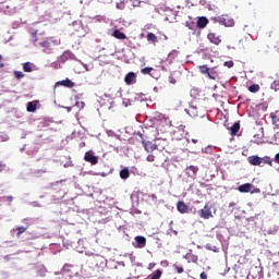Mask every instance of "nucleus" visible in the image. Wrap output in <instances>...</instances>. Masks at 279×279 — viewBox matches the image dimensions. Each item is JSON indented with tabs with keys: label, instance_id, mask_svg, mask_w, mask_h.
<instances>
[{
	"label": "nucleus",
	"instance_id": "f257e3e1",
	"mask_svg": "<svg viewBox=\"0 0 279 279\" xmlns=\"http://www.w3.org/2000/svg\"><path fill=\"white\" fill-rule=\"evenodd\" d=\"M137 141H140V143H142L143 147L145 148V151L151 153V151H156V149H158V145L147 141V137L145 135H143V133H136L135 134Z\"/></svg>",
	"mask_w": 279,
	"mask_h": 279
},
{
	"label": "nucleus",
	"instance_id": "f03ea898",
	"mask_svg": "<svg viewBox=\"0 0 279 279\" xmlns=\"http://www.w3.org/2000/svg\"><path fill=\"white\" fill-rule=\"evenodd\" d=\"M216 23L219 25H223L225 27H234V19H232L228 14H222L214 19Z\"/></svg>",
	"mask_w": 279,
	"mask_h": 279
},
{
	"label": "nucleus",
	"instance_id": "7ed1b4c3",
	"mask_svg": "<svg viewBox=\"0 0 279 279\" xmlns=\"http://www.w3.org/2000/svg\"><path fill=\"white\" fill-rule=\"evenodd\" d=\"M198 215L202 219L213 218V211L210 210L208 205H205L203 209L198 210Z\"/></svg>",
	"mask_w": 279,
	"mask_h": 279
},
{
	"label": "nucleus",
	"instance_id": "20e7f679",
	"mask_svg": "<svg viewBox=\"0 0 279 279\" xmlns=\"http://www.w3.org/2000/svg\"><path fill=\"white\" fill-rule=\"evenodd\" d=\"M85 162H90L92 165H97L99 162V157L93 155L92 151H86L84 156Z\"/></svg>",
	"mask_w": 279,
	"mask_h": 279
},
{
	"label": "nucleus",
	"instance_id": "39448f33",
	"mask_svg": "<svg viewBox=\"0 0 279 279\" xmlns=\"http://www.w3.org/2000/svg\"><path fill=\"white\" fill-rule=\"evenodd\" d=\"M248 162L253 167H260V165H263V157H258V155L250 156Z\"/></svg>",
	"mask_w": 279,
	"mask_h": 279
},
{
	"label": "nucleus",
	"instance_id": "423d86ee",
	"mask_svg": "<svg viewBox=\"0 0 279 279\" xmlns=\"http://www.w3.org/2000/svg\"><path fill=\"white\" fill-rule=\"evenodd\" d=\"M177 210L181 213V215H186V213H189V205H186L184 201H179L177 203Z\"/></svg>",
	"mask_w": 279,
	"mask_h": 279
},
{
	"label": "nucleus",
	"instance_id": "0eeeda50",
	"mask_svg": "<svg viewBox=\"0 0 279 279\" xmlns=\"http://www.w3.org/2000/svg\"><path fill=\"white\" fill-rule=\"evenodd\" d=\"M207 38L213 45H221V36L217 35L216 33H209Z\"/></svg>",
	"mask_w": 279,
	"mask_h": 279
},
{
	"label": "nucleus",
	"instance_id": "6e6552de",
	"mask_svg": "<svg viewBox=\"0 0 279 279\" xmlns=\"http://www.w3.org/2000/svg\"><path fill=\"white\" fill-rule=\"evenodd\" d=\"M124 82L125 84H128V86H131V84H136V73L134 72L128 73L124 77Z\"/></svg>",
	"mask_w": 279,
	"mask_h": 279
},
{
	"label": "nucleus",
	"instance_id": "1a4fd4ad",
	"mask_svg": "<svg viewBox=\"0 0 279 279\" xmlns=\"http://www.w3.org/2000/svg\"><path fill=\"white\" fill-rule=\"evenodd\" d=\"M183 258H185V260H187V263H194L197 264V260H199V257H197V255L193 254V251L190 250L189 253H186Z\"/></svg>",
	"mask_w": 279,
	"mask_h": 279
},
{
	"label": "nucleus",
	"instance_id": "9d476101",
	"mask_svg": "<svg viewBox=\"0 0 279 279\" xmlns=\"http://www.w3.org/2000/svg\"><path fill=\"white\" fill-rule=\"evenodd\" d=\"M136 245L135 247H138L140 250H143L147 245V239L145 236L137 235L135 236Z\"/></svg>",
	"mask_w": 279,
	"mask_h": 279
},
{
	"label": "nucleus",
	"instance_id": "9b49d317",
	"mask_svg": "<svg viewBox=\"0 0 279 279\" xmlns=\"http://www.w3.org/2000/svg\"><path fill=\"white\" fill-rule=\"evenodd\" d=\"M254 185L252 183H244L238 187L240 193H251Z\"/></svg>",
	"mask_w": 279,
	"mask_h": 279
},
{
	"label": "nucleus",
	"instance_id": "f8f14e48",
	"mask_svg": "<svg viewBox=\"0 0 279 279\" xmlns=\"http://www.w3.org/2000/svg\"><path fill=\"white\" fill-rule=\"evenodd\" d=\"M206 25H208V17L206 16L198 17L196 27H198V29H204Z\"/></svg>",
	"mask_w": 279,
	"mask_h": 279
},
{
	"label": "nucleus",
	"instance_id": "ddd939ff",
	"mask_svg": "<svg viewBox=\"0 0 279 279\" xmlns=\"http://www.w3.org/2000/svg\"><path fill=\"white\" fill-rule=\"evenodd\" d=\"M112 36H113V38H117L118 40H125V38H128L125 33H123L119 29H114L112 33Z\"/></svg>",
	"mask_w": 279,
	"mask_h": 279
},
{
	"label": "nucleus",
	"instance_id": "4468645a",
	"mask_svg": "<svg viewBox=\"0 0 279 279\" xmlns=\"http://www.w3.org/2000/svg\"><path fill=\"white\" fill-rule=\"evenodd\" d=\"M239 130H241V123L235 122V123L230 128L231 136H236V134H239Z\"/></svg>",
	"mask_w": 279,
	"mask_h": 279
},
{
	"label": "nucleus",
	"instance_id": "2eb2a0df",
	"mask_svg": "<svg viewBox=\"0 0 279 279\" xmlns=\"http://www.w3.org/2000/svg\"><path fill=\"white\" fill-rule=\"evenodd\" d=\"M185 112H186L190 117H198L197 108L194 107V106H190L187 109H185Z\"/></svg>",
	"mask_w": 279,
	"mask_h": 279
},
{
	"label": "nucleus",
	"instance_id": "dca6fc26",
	"mask_svg": "<svg viewBox=\"0 0 279 279\" xmlns=\"http://www.w3.org/2000/svg\"><path fill=\"white\" fill-rule=\"evenodd\" d=\"M146 38H147V41L153 43V45H156L158 43V37L154 33H148Z\"/></svg>",
	"mask_w": 279,
	"mask_h": 279
},
{
	"label": "nucleus",
	"instance_id": "f3484780",
	"mask_svg": "<svg viewBox=\"0 0 279 279\" xmlns=\"http://www.w3.org/2000/svg\"><path fill=\"white\" fill-rule=\"evenodd\" d=\"M86 106V104L80 99L78 97L75 98L74 108H77L78 110H82Z\"/></svg>",
	"mask_w": 279,
	"mask_h": 279
},
{
	"label": "nucleus",
	"instance_id": "a211bd4d",
	"mask_svg": "<svg viewBox=\"0 0 279 279\" xmlns=\"http://www.w3.org/2000/svg\"><path fill=\"white\" fill-rule=\"evenodd\" d=\"M56 86H65L66 88H71V80L66 78L64 81L57 82Z\"/></svg>",
	"mask_w": 279,
	"mask_h": 279
},
{
	"label": "nucleus",
	"instance_id": "6ab92c4d",
	"mask_svg": "<svg viewBox=\"0 0 279 279\" xmlns=\"http://www.w3.org/2000/svg\"><path fill=\"white\" fill-rule=\"evenodd\" d=\"M27 228H29V225H26V227H17L16 228V230H17V233H16L17 239H21V234L27 232Z\"/></svg>",
	"mask_w": 279,
	"mask_h": 279
},
{
	"label": "nucleus",
	"instance_id": "aec40b11",
	"mask_svg": "<svg viewBox=\"0 0 279 279\" xmlns=\"http://www.w3.org/2000/svg\"><path fill=\"white\" fill-rule=\"evenodd\" d=\"M120 178L122 180H128L130 178V170L128 168H124L120 171Z\"/></svg>",
	"mask_w": 279,
	"mask_h": 279
},
{
	"label": "nucleus",
	"instance_id": "412c9836",
	"mask_svg": "<svg viewBox=\"0 0 279 279\" xmlns=\"http://www.w3.org/2000/svg\"><path fill=\"white\" fill-rule=\"evenodd\" d=\"M217 76H218L217 70H215V68L209 69V73L207 74V77L209 80H217Z\"/></svg>",
	"mask_w": 279,
	"mask_h": 279
},
{
	"label": "nucleus",
	"instance_id": "4be33fe9",
	"mask_svg": "<svg viewBox=\"0 0 279 279\" xmlns=\"http://www.w3.org/2000/svg\"><path fill=\"white\" fill-rule=\"evenodd\" d=\"M172 267L177 274H184V267H182L180 264L175 263L172 265Z\"/></svg>",
	"mask_w": 279,
	"mask_h": 279
},
{
	"label": "nucleus",
	"instance_id": "5701e85b",
	"mask_svg": "<svg viewBox=\"0 0 279 279\" xmlns=\"http://www.w3.org/2000/svg\"><path fill=\"white\" fill-rule=\"evenodd\" d=\"M27 112H36V104L29 101L26 107Z\"/></svg>",
	"mask_w": 279,
	"mask_h": 279
},
{
	"label": "nucleus",
	"instance_id": "b1692460",
	"mask_svg": "<svg viewBox=\"0 0 279 279\" xmlns=\"http://www.w3.org/2000/svg\"><path fill=\"white\" fill-rule=\"evenodd\" d=\"M198 69L203 75H208V73L210 72V68H208V65H201L198 66Z\"/></svg>",
	"mask_w": 279,
	"mask_h": 279
},
{
	"label": "nucleus",
	"instance_id": "393cba45",
	"mask_svg": "<svg viewBox=\"0 0 279 279\" xmlns=\"http://www.w3.org/2000/svg\"><path fill=\"white\" fill-rule=\"evenodd\" d=\"M248 90H250V93H258L260 90V85L253 84V85L248 86Z\"/></svg>",
	"mask_w": 279,
	"mask_h": 279
},
{
	"label": "nucleus",
	"instance_id": "a878e982",
	"mask_svg": "<svg viewBox=\"0 0 279 279\" xmlns=\"http://www.w3.org/2000/svg\"><path fill=\"white\" fill-rule=\"evenodd\" d=\"M186 171H191L192 175H197V172L199 171V168H197V166H189L186 168Z\"/></svg>",
	"mask_w": 279,
	"mask_h": 279
},
{
	"label": "nucleus",
	"instance_id": "bb28decb",
	"mask_svg": "<svg viewBox=\"0 0 279 279\" xmlns=\"http://www.w3.org/2000/svg\"><path fill=\"white\" fill-rule=\"evenodd\" d=\"M39 45H40V47H43L44 49H46V50H48V51H51V44L49 43V40L41 41Z\"/></svg>",
	"mask_w": 279,
	"mask_h": 279
},
{
	"label": "nucleus",
	"instance_id": "cd10ccee",
	"mask_svg": "<svg viewBox=\"0 0 279 279\" xmlns=\"http://www.w3.org/2000/svg\"><path fill=\"white\" fill-rule=\"evenodd\" d=\"M23 71H24L25 73H32V71H33V69H32V63L25 62V63L23 64Z\"/></svg>",
	"mask_w": 279,
	"mask_h": 279
},
{
	"label": "nucleus",
	"instance_id": "c85d7f7f",
	"mask_svg": "<svg viewBox=\"0 0 279 279\" xmlns=\"http://www.w3.org/2000/svg\"><path fill=\"white\" fill-rule=\"evenodd\" d=\"M13 75L15 80H23V77H25V74L22 71H15Z\"/></svg>",
	"mask_w": 279,
	"mask_h": 279
},
{
	"label": "nucleus",
	"instance_id": "c756f323",
	"mask_svg": "<svg viewBox=\"0 0 279 279\" xmlns=\"http://www.w3.org/2000/svg\"><path fill=\"white\" fill-rule=\"evenodd\" d=\"M154 71V68H144L142 69L143 75H149Z\"/></svg>",
	"mask_w": 279,
	"mask_h": 279
},
{
	"label": "nucleus",
	"instance_id": "7c9ffc66",
	"mask_svg": "<svg viewBox=\"0 0 279 279\" xmlns=\"http://www.w3.org/2000/svg\"><path fill=\"white\" fill-rule=\"evenodd\" d=\"M262 159H263V162H265V165H269V167L272 166L271 157H264Z\"/></svg>",
	"mask_w": 279,
	"mask_h": 279
},
{
	"label": "nucleus",
	"instance_id": "2f4dec72",
	"mask_svg": "<svg viewBox=\"0 0 279 279\" xmlns=\"http://www.w3.org/2000/svg\"><path fill=\"white\" fill-rule=\"evenodd\" d=\"M223 64L227 66V69H232V66H234V61H226Z\"/></svg>",
	"mask_w": 279,
	"mask_h": 279
},
{
	"label": "nucleus",
	"instance_id": "473e14b6",
	"mask_svg": "<svg viewBox=\"0 0 279 279\" xmlns=\"http://www.w3.org/2000/svg\"><path fill=\"white\" fill-rule=\"evenodd\" d=\"M146 160H147L148 162H154V160H156V157L150 154V155L147 156Z\"/></svg>",
	"mask_w": 279,
	"mask_h": 279
},
{
	"label": "nucleus",
	"instance_id": "72a5a7b5",
	"mask_svg": "<svg viewBox=\"0 0 279 279\" xmlns=\"http://www.w3.org/2000/svg\"><path fill=\"white\" fill-rule=\"evenodd\" d=\"M201 279H208V275H206L204 271L201 272Z\"/></svg>",
	"mask_w": 279,
	"mask_h": 279
},
{
	"label": "nucleus",
	"instance_id": "f704fd0d",
	"mask_svg": "<svg viewBox=\"0 0 279 279\" xmlns=\"http://www.w3.org/2000/svg\"><path fill=\"white\" fill-rule=\"evenodd\" d=\"M154 267H156V263H150V264H148V269H154Z\"/></svg>",
	"mask_w": 279,
	"mask_h": 279
},
{
	"label": "nucleus",
	"instance_id": "c9c22d12",
	"mask_svg": "<svg viewBox=\"0 0 279 279\" xmlns=\"http://www.w3.org/2000/svg\"><path fill=\"white\" fill-rule=\"evenodd\" d=\"M117 8H118V10H123V3H117Z\"/></svg>",
	"mask_w": 279,
	"mask_h": 279
},
{
	"label": "nucleus",
	"instance_id": "e433bc0d",
	"mask_svg": "<svg viewBox=\"0 0 279 279\" xmlns=\"http://www.w3.org/2000/svg\"><path fill=\"white\" fill-rule=\"evenodd\" d=\"M272 119V123H277L279 121V119L276 118V116H271Z\"/></svg>",
	"mask_w": 279,
	"mask_h": 279
},
{
	"label": "nucleus",
	"instance_id": "4c0bfd02",
	"mask_svg": "<svg viewBox=\"0 0 279 279\" xmlns=\"http://www.w3.org/2000/svg\"><path fill=\"white\" fill-rule=\"evenodd\" d=\"M275 162H277V165H279V153L275 156Z\"/></svg>",
	"mask_w": 279,
	"mask_h": 279
},
{
	"label": "nucleus",
	"instance_id": "58836bf2",
	"mask_svg": "<svg viewBox=\"0 0 279 279\" xmlns=\"http://www.w3.org/2000/svg\"><path fill=\"white\" fill-rule=\"evenodd\" d=\"M3 169H5V165H3V163L0 161V172L3 171Z\"/></svg>",
	"mask_w": 279,
	"mask_h": 279
},
{
	"label": "nucleus",
	"instance_id": "ea45409f",
	"mask_svg": "<svg viewBox=\"0 0 279 279\" xmlns=\"http://www.w3.org/2000/svg\"><path fill=\"white\" fill-rule=\"evenodd\" d=\"M13 199H14V197H12V196H7V202L11 203V202H13Z\"/></svg>",
	"mask_w": 279,
	"mask_h": 279
},
{
	"label": "nucleus",
	"instance_id": "a19ab883",
	"mask_svg": "<svg viewBox=\"0 0 279 279\" xmlns=\"http://www.w3.org/2000/svg\"><path fill=\"white\" fill-rule=\"evenodd\" d=\"M186 26L189 27V29H195V26L193 24H187Z\"/></svg>",
	"mask_w": 279,
	"mask_h": 279
},
{
	"label": "nucleus",
	"instance_id": "79ce46f5",
	"mask_svg": "<svg viewBox=\"0 0 279 279\" xmlns=\"http://www.w3.org/2000/svg\"><path fill=\"white\" fill-rule=\"evenodd\" d=\"M275 86H276L275 90H279V84L275 83Z\"/></svg>",
	"mask_w": 279,
	"mask_h": 279
},
{
	"label": "nucleus",
	"instance_id": "37998d69",
	"mask_svg": "<svg viewBox=\"0 0 279 279\" xmlns=\"http://www.w3.org/2000/svg\"><path fill=\"white\" fill-rule=\"evenodd\" d=\"M153 199H158V197L156 196V194H151Z\"/></svg>",
	"mask_w": 279,
	"mask_h": 279
},
{
	"label": "nucleus",
	"instance_id": "c03bdc74",
	"mask_svg": "<svg viewBox=\"0 0 279 279\" xmlns=\"http://www.w3.org/2000/svg\"><path fill=\"white\" fill-rule=\"evenodd\" d=\"M170 82H171V84H175V81H173V80H172V81H170Z\"/></svg>",
	"mask_w": 279,
	"mask_h": 279
},
{
	"label": "nucleus",
	"instance_id": "a18cd8bd",
	"mask_svg": "<svg viewBox=\"0 0 279 279\" xmlns=\"http://www.w3.org/2000/svg\"><path fill=\"white\" fill-rule=\"evenodd\" d=\"M170 82H171V84H175V81H173V80H172V81H170Z\"/></svg>",
	"mask_w": 279,
	"mask_h": 279
},
{
	"label": "nucleus",
	"instance_id": "49530a36",
	"mask_svg": "<svg viewBox=\"0 0 279 279\" xmlns=\"http://www.w3.org/2000/svg\"><path fill=\"white\" fill-rule=\"evenodd\" d=\"M193 143H197V140H192Z\"/></svg>",
	"mask_w": 279,
	"mask_h": 279
},
{
	"label": "nucleus",
	"instance_id": "de8ad7c7",
	"mask_svg": "<svg viewBox=\"0 0 279 279\" xmlns=\"http://www.w3.org/2000/svg\"><path fill=\"white\" fill-rule=\"evenodd\" d=\"M44 51H46V53H49V50L45 49Z\"/></svg>",
	"mask_w": 279,
	"mask_h": 279
},
{
	"label": "nucleus",
	"instance_id": "09e8293b",
	"mask_svg": "<svg viewBox=\"0 0 279 279\" xmlns=\"http://www.w3.org/2000/svg\"><path fill=\"white\" fill-rule=\"evenodd\" d=\"M71 86H72V87L74 86V83H73V82L71 83Z\"/></svg>",
	"mask_w": 279,
	"mask_h": 279
},
{
	"label": "nucleus",
	"instance_id": "8fccbe9b",
	"mask_svg": "<svg viewBox=\"0 0 279 279\" xmlns=\"http://www.w3.org/2000/svg\"><path fill=\"white\" fill-rule=\"evenodd\" d=\"M187 173H189V175H191V172H190V171H187Z\"/></svg>",
	"mask_w": 279,
	"mask_h": 279
},
{
	"label": "nucleus",
	"instance_id": "3c124183",
	"mask_svg": "<svg viewBox=\"0 0 279 279\" xmlns=\"http://www.w3.org/2000/svg\"><path fill=\"white\" fill-rule=\"evenodd\" d=\"M86 145L85 143L82 144V146Z\"/></svg>",
	"mask_w": 279,
	"mask_h": 279
},
{
	"label": "nucleus",
	"instance_id": "603ef678",
	"mask_svg": "<svg viewBox=\"0 0 279 279\" xmlns=\"http://www.w3.org/2000/svg\"><path fill=\"white\" fill-rule=\"evenodd\" d=\"M86 145L85 143L82 144V146Z\"/></svg>",
	"mask_w": 279,
	"mask_h": 279
}]
</instances>
